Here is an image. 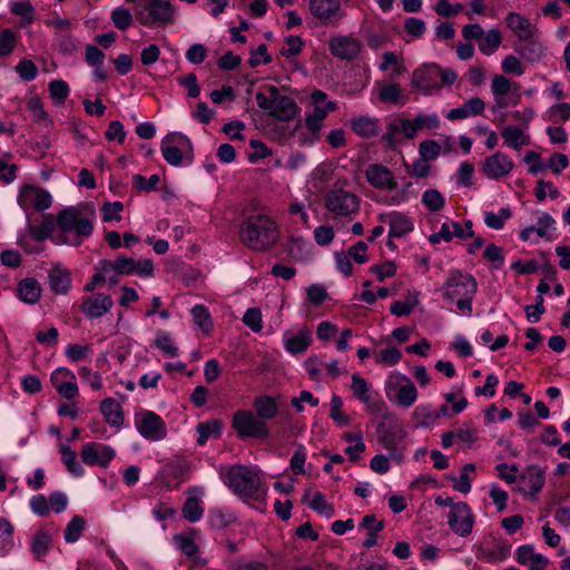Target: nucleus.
I'll use <instances>...</instances> for the list:
<instances>
[{
	"mask_svg": "<svg viewBox=\"0 0 570 570\" xmlns=\"http://www.w3.org/2000/svg\"><path fill=\"white\" fill-rule=\"evenodd\" d=\"M239 237L248 248L263 252L276 243L278 230L271 217L253 215L240 225Z\"/></svg>",
	"mask_w": 570,
	"mask_h": 570,
	"instance_id": "nucleus-1",
	"label": "nucleus"
},
{
	"mask_svg": "<svg viewBox=\"0 0 570 570\" xmlns=\"http://www.w3.org/2000/svg\"><path fill=\"white\" fill-rule=\"evenodd\" d=\"M229 488L239 497H253L259 488L261 479L258 474L246 465H236L230 468L227 473Z\"/></svg>",
	"mask_w": 570,
	"mask_h": 570,
	"instance_id": "nucleus-2",
	"label": "nucleus"
},
{
	"mask_svg": "<svg viewBox=\"0 0 570 570\" xmlns=\"http://www.w3.org/2000/svg\"><path fill=\"white\" fill-rule=\"evenodd\" d=\"M57 225L63 232H75L77 242L76 246L81 244V237H88L92 234L94 225L90 219L80 216L77 207H68L60 210L57 215Z\"/></svg>",
	"mask_w": 570,
	"mask_h": 570,
	"instance_id": "nucleus-3",
	"label": "nucleus"
},
{
	"mask_svg": "<svg viewBox=\"0 0 570 570\" xmlns=\"http://www.w3.org/2000/svg\"><path fill=\"white\" fill-rule=\"evenodd\" d=\"M233 428L240 439H267L269 436V429L267 424L257 417L252 411L247 410H239L234 413Z\"/></svg>",
	"mask_w": 570,
	"mask_h": 570,
	"instance_id": "nucleus-4",
	"label": "nucleus"
},
{
	"mask_svg": "<svg viewBox=\"0 0 570 570\" xmlns=\"http://www.w3.org/2000/svg\"><path fill=\"white\" fill-rule=\"evenodd\" d=\"M326 208L336 216H350L360 207V198L344 189H332L325 196Z\"/></svg>",
	"mask_w": 570,
	"mask_h": 570,
	"instance_id": "nucleus-5",
	"label": "nucleus"
},
{
	"mask_svg": "<svg viewBox=\"0 0 570 570\" xmlns=\"http://www.w3.org/2000/svg\"><path fill=\"white\" fill-rule=\"evenodd\" d=\"M444 287V296L454 302L466 296L473 297L476 292V282L469 274L453 271L446 279Z\"/></svg>",
	"mask_w": 570,
	"mask_h": 570,
	"instance_id": "nucleus-6",
	"label": "nucleus"
},
{
	"mask_svg": "<svg viewBox=\"0 0 570 570\" xmlns=\"http://www.w3.org/2000/svg\"><path fill=\"white\" fill-rule=\"evenodd\" d=\"M440 73V66L435 63L424 65L413 72L412 86L428 95L433 90H440L441 85L438 82Z\"/></svg>",
	"mask_w": 570,
	"mask_h": 570,
	"instance_id": "nucleus-7",
	"label": "nucleus"
},
{
	"mask_svg": "<svg viewBox=\"0 0 570 570\" xmlns=\"http://www.w3.org/2000/svg\"><path fill=\"white\" fill-rule=\"evenodd\" d=\"M51 202V196L47 190L32 185H24L18 197V203L22 208L33 207L38 212L49 208Z\"/></svg>",
	"mask_w": 570,
	"mask_h": 570,
	"instance_id": "nucleus-8",
	"label": "nucleus"
},
{
	"mask_svg": "<svg viewBox=\"0 0 570 570\" xmlns=\"http://www.w3.org/2000/svg\"><path fill=\"white\" fill-rule=\"evenodd\" d=\"M448 523L454 533L461 537L469 535L473 528V514L469 505L464 502L456 503L448 515Z\"/></svg>",
	"mask_w": 570,
	"mask_h": 570,
	"instance_id": "nucleus-9",
	"label": "nucleus"
},
{
	"mask_svg": "<svg viewBox=\"0 0 570 570\" xmlns=\"http://www.w3.org/2000/svg\"><path fill=\"white\" fill-rule=\"evenodd\" d=\"M80 456L86 464H99L106 468L114 459L115 452L111 448L101 443H87L82 448Z\"/></svg>",
	"mask_w": 570,
	"mask_h": 570,
	"instance_id": "nucleus-10",
	"label": "nucleus"
},
{
	"mask_svg": "<svg viewBox=\"0 0 570 570\" xmlns=\"http://www.w3.org/2000/svg\"><path fill=\"white\" fill-rule=\"evenodd\" d=\"M114 301L110 295L98 293L85 297L80 305V311L89 318H98L110 311Z\"/></svg>",
	"mask_w": 570,
	"mask_h": 570,
	"instance_id": "nucleus-11",
	"label": "nucleus"
},
{
	"mask_svg": "<svg viewBox=\"0 0 570 570\" xmlns=\"http://www.w3.org/2000/svg\"><path fill=\"white\" fill-rule=\"evenodd\" d=\"M365 177L377 189L395 190L397 188L393 173L381 164L370 165L365 170Z\"/></svg>",
	"mask_w": 570,
	"mask_h": 570,
	"instance_id": "nucleus-12",
	"label": "nucleus"
},
{
	"mask_svg": "<svg viewBox=\"0 0 570 570\" xmlns=\"http://www.w3.org/2000/svg\"><path fill=\"white\" fill-rule=\"evenodd\" d=\"M137 429L144 438L149 440H159L166 435L163 419L151 411H147L142 414V419Z\"/></svg>",
	"mask_w": 570,
	"mask_h": 570,
	"instance_id": "nucleus-13",
	"label": "nucleus"
},
{
	"mask_svg": "<svg viewBox=\"0 0 570 570\" xmlns=\"http://www.w3.org/2000/svg\"><path fill=\"white\" fill-rule=\"evenodd\" d=\"M513 168V163L502 153H495L485 158L482 171L489 178L498 179L508 175Z\"/></svg>",
	"mask_w": 570,
	"mask_h": 570,
	"instance_id": "nucleus-14",
	"label": "nucleus"
},
{
	"mask_svg": "<svg viewBox=\"0 0 570 570\" xmlns=\"http://www.w3.org/2000/svg\"><path fill=\"white\" fill-rule=\"evenodd\" d=\"M332 55L341 59L352 60L360 53V42L347 36L334 37L328 43Z\"/></svg>",
	"mask_w": 570,
	"mask_h": 570,
	"instance_id": "nucleus-15",
	"label": "nucleus"
},
{
	"mask_svg": "<svg viewBox=\"0 0 570 570\" xmlns=\"http://www.w3.org/2000/svg\"><path fill=\"white\" fill-rule=\"evenodd\" d=\"M145 9L149 11L153 23L168 24L174 21V8L167 0H149Z\"/></svg>",
	"mask_w": 570,
	"mask_h": 570,
	"instance_id": "nucleus-16",
	"label": "nucleus"
},
{
	"mask_svg": "<svg viewBox=\"0 0 570 570\" xmlns=\"http://www.w3.org/2000/svg\"><path fill=\"white\" fill-rule=\"evenodd\" d=\"M518 480L525 482L530 488L529 495H537L544 487L546 483V470L539 465L527 466Z\"/></svg>",
	"mask_w": 570,
	"mask_h": 570,
	"instance_id": "nucleus-17",
	"label": "nucleus"
},
{
	"mask_svg": "<svg viewBox=\"0 0 570 570\" xmlns=\"http://www.w3.org/2000/svg\"><path fill=\"white\" fill-rule=\"evenodd\" d=\"M515 51L527 61H538L543 55V46L534 39V35L525 36L514 46Z\"/></svg>",
	"mask_w": 570,
	"mask_h": 570,
	"instance_id": "nucleus-18",
	"label": "nucleus"
},
{
	"mask_svg": "<svg viewBox=\"0 0 570 570\" xmlns=\"http://www.w3.org/2000/svg\"><path fill=\"white\" fill-rule=\"evenodd\" d=\"M299 112V107L296 101L288 97L283 96L277 102L274 104L271 116L279 121H291Z\"/></svg>",
	"mask_w": 570,
	"mask_h": 570,
	"instance_id": "nucleus-19",
	"label": "nucleus"
},
{
	"mask_svg": "<svg viewBox=\"0 0 570 570\" xmlns=\"http://www.w3.org/2000/svg\"><path fill=\"white\" fill-rule=\"evenodd\" d=\"M484 109V101L479 97H474L465 101L463 106H461L460 108L451 109L450 112L448 114V118L450 120H458L464 119L470 115L479 116L483 114Z\"/></svg>",
	"mask_w": 570,
	"mask_h": 570,
	"instance_id": "nucleus-20",
	"label": "nucleus"
},
{
	"mask_svg": "<svg viewBox=\"0 0 570 570\" xmlns=\"http://www.w3.org/2000/svg\"><path fill=\"white\" fill-rule=\"evenodd\" d=\"M100 412L105 420L111 426H120L124 423V412L120 404L111 397H107L100 403Z\"/></svg>",
	"mask_w": 570,
	"mask_h": 570,
	"instance_id": "nucleus-21",
	"label": "nucleus"
},
{
	"mask_svg": "<svg viewBox=\"0 0 570 570\" xmlns=\"http://www.w3.org/2000/svg\"><path fill=\"white\" fill-rule=\"evenodd\" d=\"M18 296L27 304H36L41 296V287L37 279L24 278L18 284Z\"/></svg>",
	"mask_w": 570,
	"mask_h": 570,
	"instance_id": "nucleus-22",
	"label": "nucleus"
},
{
	"mask_svg": "<svg viewBox=\"0 0 570 570\" xmlns=\"http://www.w3.org/2000/svg\"><path fill=\"white\" fill-rule=\"evenodd\" d=\"M505 21L519 40L525 38V36L534 35L535 28L531 24L530 20L519 13H509Z\"/></svg>",
	"mask_w": 570,
	"mask_h": 570,
	"instance_id": "nucleus-23",
	"label": "nucleus"
},
{
	"mask_svg": "<svg viewBox=\"0 0 570 570\" xmlns=\"http://www.w3.org/2000/svg\"><path fill=\"white\" fill-rule=\"evenodd\" d=\"M340 0H311L309 10L312 14L320 19L326 20L333 17L340 9Z\"/></svg>",
	"mask_w": 570,
	"mask_h": 570,
	"instance_id": "nucleus-24",
	"label": "nucleus"
},
{
	"mask_svg": "<svg viewBox=\"0 0 570 570\" xmlns=\"http://www.w3.org/2000/svg\"><path fill=\"white\" fill-rule=\"evenodd\" d=\"M256 416L262 421L272 420L278 413V407L275 400L269 395H261L253 402Z\"/></svg>",
	"mask_w": 570,
	"mask_h": 570,
	"instance_id": "nucleus-25",
	"label": "nucleus"
},
{
	"mask_svg": "<svg viewBox=\"0 0 570 570\" xmlns=\"http://www.w3.org/2000/svg\"><path fill=\"white\" fill-rule=\"evenodd\" d=\"M504 142L515 150H520L523 145L530 142V137L523 134V130L515 126H507L501 130Z\"/></svg>",
	"mask_w": 570,
	"mask_h": 570,
	"instance_id": "nucleus-26",
	"label": "nucleus"
},
{
	"mask_svg": "<svg viewBox=\"0 0 570 570\" xmlns=\"http://www.w3.org/2000/svg\"><path fill=\"white\" fill-rule=\"evenodd\" d=\"M50 287L57 294H66L70 287V273L68 269L53 267L49 273Z\"/></svg>",
	"mask_w": 570,
	"mask_h": 570,
	"instance_id": "nucleus-27",
	"label": "nucleus"
},
{
	"mask_svg": "<svg viewBox=\"0 0 570 570\" xmlns=\"http://www.w3.org/2000/svg\"><path fill=\"white\" fill-rule=\"evenodd\" d=\"M335 109L336 105L334 101H327L325 107L315 106L314 112L305 119L306 127L313 132L318 131L322 127V121L326 118L327 114Z\"/></svg>",
	"mask_w": 570,
	"mask_h": 570,
	"instance_id": "nucleus-28",
	"label": "nucleus"
},
{
	"mask_svg": "<svg viewBox=\"0 0 570 570\" xmlns=\"http://www.w3.org/2000/svg\"><path fill=\"white\" fill-rule=\"evenodd\" d=\"M352 129L363 138H371L377 135V120L370 117H358L351 120Z\"/></svg>",
	"mask_w": 570,
	"mask_h": 570,
	"instance_id": "nucleus-29",
	"label": "nucleus"
},
{
	"mask_svg": "<svg viewBox=\"0 0 570 570\" xmlns=\"http://www.w3.org/2000/svg\"><path fill=\"white\" fill-rule=\"evenodd\" d=\"M28 233L36 242H43L49 238L55 230V222L52 215H45L43 222L39 226L28 224Z\"/></svg>",
	"mask_w": 570,
	"mask_h": 570,
	"instance_id": "nucleus-30",
	"label": "nucleus"
},
{
	"mask_svg": "<svg viewBox=\"0 0 570 570\" xmlns=\"http://www.w3.org/2000/svg\"><path fill=\"white\" fill-rule=\"evenodd\" d=\"M413 229L412 223L401 214H393L390 219V232L391 237H402Z\"/></svg>",
	"mask_w": 570,
	"mask_h": 570,
	"instance_id": "nucleus-31",
	"label": "nucleus"
},
{
	"mask_svg": "<svg viewBox=\"0 0 570 570\" xmlns=\"http://www.w3.org/2000/svg\"><path fill=\"white\" fill-rule=\"evenodd\" d=\"M502 42V36L500 30L498 29H491L485 35H483L481 41L479 42V49L484 55H491L501 45Z\"/></svg>",
	"mask_w": 570,
	"mask_h": 570,
	"instance_id": "nucleus-32",
	"label": "nucleus"
},
{
	"mask_svg": "<svg viewBox=\"0 0 570 570\" xmlns=\"http://www.w3.org/2000/svg\"><path fill=\"white\" fill-rule=\"evenodd\" d=\"M223 424L219 420L202 422L197 425L198 439L197 443L204 445L210 435H219Z\"/></svg>",
	"mask_w": 570,
	"mask_h": 570,
	"instance_id": "nucleus-33",
	"label": "nucleus"
},
{
	"mask_svg": "<svg viewBox=\"0 0 570 570\" xmlns=\"http://www.w3.org/2000/svg\"><path fill=\"white\" fill-rule=\"evenodd\" d=\"M311 333L301 331L296 336L286 341V348L293 354L303 353L311 344Z\"/></svg>",
	"mask_w": 570,
	"mask_h": 570,
	"instance_id": "nucleus-34",
	"label": "nucleus"
},
{
	"mask_svg": "<svg viewBox=\"0 0 570 570\" xmlns=\"http://www.w3.org/2000/svg\"><path fill=\"white\" fill-rule=\"evenodd\" d=\"M50 543H51V537L45 530H40L33 535V539L31 542V550L35 553L37 559H40L42 556H45L47 553V551L50 547Z\"/></svg>",
	"mask_w": 570,
	"mask_h": 570,
	"instance_id": "nucleus-35",
	"label": "nucleus"
},
{
	"mask_svg": "<svg viewBox=\"0 0 570 570\" xmlns=\"http://www.w3.org/2000/svg\"><path fill=\"white\" fill-rule=\"evenodd\" d=\"M60 453L62 456V461L70 473L75 475H81L83 473V469L79 463H77V454L75 451L71 450L70 446L61 444Z\"/></svg>",
	"mask_w": 570,
	"mask_h": 570,
	"instance_id": "nucleus-36",
	"label": "nucleus"
},
{
	"mask_svg": "<svg viewBox=\"0 0 570 570\" xmlns=\"http://www.w3.org/2000/svg\"><path fill=\"white\" fill-rule=\"evenodd\" d=\"M194 322L205 333H209L213 328V322L208 309L204 305H196L191 309Z\"/></svg>",
	"mask_w": 570,
	"mask_h": 570,
	"instance_id": "nucleus-37",
	"label": "nucleus"
},
{
	"mask_svg": "<svg viewBox=\"0 0 570 570\" xmlns=\"http://www.w3.org/2000/svg\"><path fill=\"white\" fill-rule=\"evenodd\" d=\"M402 98V90L397 83L383 86L379 91V99L385 104H399Z\"/></svg>",
	"mask_w": 570,
	"mask_h": 570,
	"instance_id": "nucleus-38",
	"label": "nucleus"
},
{
	"mask_svg": "<svg viewBox=\"0 0 570 570\" xmlns=\"http://www.w3.org/2000/svg\"><path fill=\"white\" fill-rule=\"evenodd\" d=\"M351 389L354 396H356L360 401L368 404L371 400L370 390L366 381L363 377H361L358 374H353Z\"/></svg>",
	"mask_w": 570,
	"mask_h": 570,
	"instance_id": "nucleus-39",
	"label": "nucleus"
},
{
	"mask_svg": "<svg viewBox=\"0 0 570 570\" xmlns=\"http://www.w3.org/2000/svg\"><path fill=\"white\" fill-rule=\"evenodd\" d=\"M417 396L416 387L412 382L400 386L396 394L397 403L404 407L412 405Z\"/></svg>",
	"mask_w": 570,
	"mask_h": 570,
	"instance_id": "nucleus-40",
	"label": "nucleus"
},
{
	"mask_svg": "<svg viewBox=\"0 0 570 570\" xmlns=\"http://www.w3.org/2000/svg\"><path fill=\"white\" fill-rule=\"evenodd\" d=\"M85 520L81 517L75 515L67 524L65 530V540L67 542H76L80 538L85 529Z\"/></svg>",
	"mask_w": 570,
	"mask_h": 570,
	"instance_id": "nucleus-41",
	"label": "nucleus"
},
{
	"mask_svg": "<svg viewBox=\"0 0 570 570\" xmlns=\"http://www.w3.org/2000/svg\"><path fill=\"white\" fill-rule=\"evenodd\" d=\"M203 514V508L199 501L195 497L187 498L183 507V515L186 520L195 522L200 519Z\"/></svg>",
	"mask_w": 570,
	"mask_h": 570,
	"instance_id": "nucleus-42",
	"label": "nucleus"
},
{
	"mask_svg": "<svg viewBox=\"0 0 570 570\" xmlns=\"http://www.w3.org/2000/svg\"><path fill=\"white\" fill-rule=\"evenodd\" d=\"M11 12L14 16L21 17L24 24H30L33 21L35 8L29 1L13 2Z\"/></svg>",
	"mask_w": 570,
	"mask_h": 570,
	"instance_id": "nucleus-43",
	"label": "nucleus"
},
{
	"mask_svg": "<svg viewBox=\"0 0 570 570\" xmlns=\"http://www.w3.org/2000/svg\"><path fill=\"white\" fill-rule=\"evenodd\" d=\"M422 202L431 212H439L444 206V198L436 189H428L423 194Z\"/></svg>",
	"mask_w": 570,
	"mask_h": 570,
	"instance_id": "nucleus-44",
	"label": "nucleus"
},
{
	"mask_svg": "<svg viewBox=\"0 0 570 570\" xmlns=\"http://www.w3.org/2000/svg\"><path fill=\"white\" fill-rule=\"evenodd\" d=\"M511 215L512 213L509 208H502L499 214L492 212L487 213L484 222L491 228L501 229L504 226V222L510 218Z\"/></svg>",
	"mask_w": 570,
	"mask_h": 570,
	"instance_id": "nucleus-45",
	"label": "nucleus"
},
{
	"mask_svg": "<svg viewBox=\"0 0 570 570\" xmlns=\"http://www.w3.org/2000/svg\"><path fill=\"white\" fill-rule=\"evenodd\" d=\"M111 20L119 30L128 29L132 23V16L128 9L118 8L112 11Z\"/></svg>",
	"mask_w": 570,
	"mask_h": 570,
	"instance_id": "nucleus-46",
	"label": "nucleus"
},
{
	"mask_svg": "<svg viewBox=\"0 0 570 570\" xmlns=\"http://www.w3.org/2000/svg\"><path fill=\"white\" fill-rule=\"evenodd\" d=\"M343 402L340 396L333 395L331 400V417L340 425H347L350 417L342 412Z\"/></svg>",
	"mask_w": 570,
	"mask_h": 570,
	"instance_id": "nucleus-47",
	"label": "nucleus"
},
{
	"mask_svg": "<svg viewBox=\"0 0 570 570\" xmlns=\"http://www.w3.org/2000/svg\"><path fill=\"white\" fill-rule=\"evenodd\" d=\"M401 125L394 120L387 125L386 132L382 136V140L386 141L387 146L392 149L400 144Z\"/></svg>",
	"mask_w": 570,
	"mask_h": 570,
	"instance_id": "nucleus-48",
	"label": "nucleus"
},
{
	"mask_svg": "<svg viewBox=\"0 0 570 570\" xmlns=\"http://www.w3.org/2000/svg\"><path fill=\"white\" fill-rule=\"evenodd\" d=\"M311 508L318 513L325 514L326 517H331L334 513V508L332 504L326 502L325 497L321 492H316L311 501Z\"/></svg>",
	"mask_w": 570,
	"mask_h": 570,
	"instance_id": "nucleus-49",
	"label": "nucleus"
},
{
	"mask_svg": "<svg viewBox=\"0 0 570 570\" xmlns=\"http://www.w3.org/2000/svg\"><path fill=\"white\" fill-rule=\"evenodd\" d=\"M288 48H283L281 50V55L284 56V57H292V56H297L302 52V49L304 47V41L301 37L298 36H288L286 39H285Z\"/></svg>",
	"mask_w": 570,
	"mask_h": 570,
	"instance_id": "nucleus-50",
	"label": "nucleus"
},
{
	"mask_svg": "<svg viewBox=\"0 0 570 570\" xmlns=\"http://www.w3.org/2000/svg\"><path fill=\"white\" fill-rule=\"evenodd\" d=\"M16 69L19 76L26 81L33 80L38 73L37 66L29 59L21 60Z\"/></svg>",
	"mask_w": 570,
	"mask_h": 570,
	"instance_id": "nucleus-51",
	"label": "nucleus"
},
{
	"mask_svg": "<svg viewBox=\"0 0 570 570\" xmlns=\"http://www.w3.org/2000/svg\"><path fill=\"white\" fill-rule=\"evenodd\" d=\"M491 88L495 97H503L511 90V81L502 75H495Z\"/></svg>",
	"mask_w": 570,
	"mask_h": 570,
	"instance_id": "nucleus-52",
	"label": "nucleus"
},
{
	"mask_svg": "<svg viewBox=\"0 0 570 570\" xmlns=\"http://www.w3.org/2000/svg\"><path fill=\"white\" fill-rule=\"evenodd\" d=\"M16 46V35L10 29L0 32V56L9 55Z\"/></svg>",
	"mask_w": 570,
	"mask_h": 570,
	"instance_id": "nucleus-53",
	"label": "nucleus"
},
{
	"mask_svg": "<svg viewBox=\"0 0 570 570\" xmlns=\"http://www.w3.org/2000/svg\"><path fill=\"white\" fill-rule=\"evenodd\" d=\"M49 91L53 99H57L58 102H63L68 97L69 87L63 80H52L49 83Z\"/></svg>",
	"mask_w": 570,
	"mask_h": 570,
	"instance_id": "nucleus-54",
	"label": "nucleus"
},
{
	"mask_svg": "<svg viewBox=\"0 0 570 570\" xmlns=\"http://www.w3.org/2000/svg\"><path fill=\"white\" fill-rule=\"evenodd\" d=\"M371 272L377 276L380 282L384 281L385 277H392L396 273V266L394 262L386 261L380 265H373Z\"/></svg>",
	"mask_w": 570,
	"mask_h": 570,
	"instance_id": "nucleus-55",
	"label": "nucleus"
},
{
	"mask_svg": "<svg viewBox=\"0 0 570 570\" xmlns=\"http://www.w3.org/2000/svg\"><path fill=\"white\" fill-rule=\"evenodd\" d=\"M243 322L254 332L262 330V313L258 308H248L243 317Z\"/></svg>",
	"mask_w": 570,
	"mask_h": 570,
	"instance_id": "nucleus-56",
	"label": "nucleus"
},
{
	"mask_svg": "<svg viewBox=\"0 0 570 570\" xmlns=\"http://www.w3.org/2000/svg\"><path fill=\"white\" fill-rule=\"evenodd\" d=\"M134 186L139 189V190H146V191H149V190H155L157 189V186L159 184V176L158 175H153L149 177V179L147 180L144 176L141 175H135L134 178Z\"/></svg>",
	"mask_w": 570,
	"mask_h": 570,
	"instance_id": "nucleus-57",
	"label": "nucleus"
},
{
	"mask_svg": "<svg viewBox=\"0 0 570 570\" xmlns=\"http://www.w3.org/2000/svg\"><path fill=\"white\" fill-rule=\"evenodd\" d=\"M440 146L435 140H424L420 144V155L424 160H431L439 156Z\"/></svg>",
	"mask_w": 570,
	"mask_h": 570,
	"instance_id": "nucleus-58",
	"label": "nucleus"
},
{
	"mask_svg": "<svg viewBox=\"0 0 570 570\" xmlns=\"http://www.w3.org/2000/svg\"><path fill=\"white\" fill-rule=\"evenodd\" d=\"M124 209V205L121 202H115V203H105L102 205V214H104V220L110 222L112 219L120 220L121 216L119 213Z\"/></svg>",
	"mask_w": 570,
	"mask_h": 570,
	"instance_id": "nucleus-59",
	"label": "nucleus"
},
{
	"mask_svg": "<svg viewBox=\"0 0 570 570\" xmlns=\"http://www.w3.org/2000/svg\"><path fill=\"white\" fill-rule=\"evenodd\" d=\"M502 70L505 73L521 76L524 70L521 61L512 55L507 56L502 61Z\"/></svg>",
	"mask_w": 570,
	"mask_h": 570,
	"instance_id": "nucleus-60",
	"label": "nucleus"
},
{
	"mask_svg": "<svg viewBox=\"0 0 570 570\" xmlns=\"http://www.w3.org/2000/svg\"><path fill=\"white\" fill-rule=\"evenodd\" d=\"M175 542L187 557H193L198 552V546L189 537L177 534L175 535Z\"/></svg>",
	"mask_w": 570,
	"mask_h": 570,
	"instance_id": "nucleus-61",
	"label": "nucleus"
},
{
	"mask_svg": "<svg viewBox=\"0 0 570 570\" xmlns=\"http://www.w3.org/2000/svg\"><path fill=\"white\" fill-rule=\"evenodd\" d=\"M240 56L234 55L232 51H227L218 59L217 65L222 70H234L240 65Z\"/></svg>",
	"mask_w": 570,
	"mask_h": 570,
	"instance_id": "nucleus-62",
	"label": "nucleus"
},
{
	"mask_svg": "<svg viewBox=\"0 0 570 570\" xmlns=\"http://www.w3.org/2000/svg\"><path fill=\"white\" fill-rule=\"evenodd\" d=\"M404 29L409 35L420 38L425 31V23L421 19L411 17L405 20Z\"/></svg>",
	"mask_w": 570,
	"mask_h": 570,
	"instance_id": "nucleus-63",
	"label": "nucleus"
},
{
	"mask_svg": "<svg viewBox=\"0 0 570 570\" xmlns=\"http://www.w3.org/2000/svg\"><path fill=\"white\" fill-rule=\"evenodd\" d=\"M115 271L117 274L129 275L136 271V262L134 258L119 257L114 262Z\"/></svg>",
	"mask_w": 570,
	"mask_h": 570,
	"instance_id": "nucleus-64",
	"label": "nucleus"
}]
</instances>
